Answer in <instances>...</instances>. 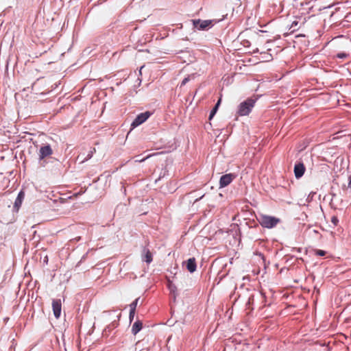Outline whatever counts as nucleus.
<instances>
[{
    "mask_svg": "<svg viewBox=\"0 0 351 351\" xmlns=\"http://www.w3.org/2000/svg\"><path fill=\"white\" fill-rule=\"evenodd\" d=\"M258 221L262 227L271 229L276 227L280 219L274 216L261 215Z\"/></svg>",
    "mask_w": 351,
    "mask_h": 351,
    "instance_id": "1",
    "label": "nucleus"
},
{
    "mask_svg": "<svg viewBox=\"0 0 351 351\" xmlns=\"http://www.w3.org/2000/svg\"><path fill=\"white\" fill-rule=\"evenodd\" d=\"M256 100V99L247 98L246 100L241 102L238 107V114L240 116L248 115L254 106Z\"/></svg>",
    "mask_w": 351,
    "mask_h": 351,
    "instance_id": "2",
    "label": "nucleus"
},
{
    "mask_svg": "<svg viewBox=\"0 0 351 351\" xmlns=\"http://www.w3.org/2000/svg\"><path fill=\"white\" fill-rule=\"evenodd\" d=\"M152 112L149 111H146L145 112H142L136 116L134 120L131 123L132 129H134L138 125H141L144 122H145L149 117L152 115Z\"/></svg>",
    "mask_w": 351,
    "mask_h": 351,
    "instance_id": "3",
    "label": "nucleus"
},
{
    "mask_svg": "<svg viewBox=\"0 0 351 351\" xmlns=\"http://www.w3.org/2000/svg\"><path fill=\"white\" fill-rule=\"evenodd\" d=\"M213 21L211 20H201L196 19L193 20V24L195 29L198 30H206L208 29L213 26Z\"/></svg>",
    "mask_w": 351,
    "mask_h": 351,
    "instance_id": "4",
    "label": "nucleus"
},
{
    "mask_svg": "<svg viewBox=\"0 0 351 351\" xmlns=\"http://www.w3.org/2000/svg\"><path fill=\"white\" fill-rule=\"evenodd\" d=\"M53 153V149L49 144H43L39 149L38 159L41 161L45 158L52 155Z\"/></svg>",
    "mask_w": 351,
    "mask_h": 351,
    "instance_id": "5",
    "label": "nucleus"
},
{
    "mask_svg": "<svg viewBox=\"0 0 351 351\" xmlns=\"http://www.w3.org/2000/svg\"><path fill=\"white\" fill-rule=\"evenodd\" d=\"M237 177L234 173H227L221 176L219 180V187L224 188L229 185Z\"/></svg>",
    "mask_w": 351,
    "mask_h": 351,
    "instance_id": "6",
    "label": "nucleus"
},
{
    "mask_svg": "<svg viewBox=\"0 0 351 351\" xmlns=\"http://www.w3.org/2000/svg\"><path fill=\"white\" fill-rule=\"evenodd\" d=\"M305 171H306V168H305L303 162H298L295 164L294 174H295V177L297 179L302 178L304 176Z\"/></svg>",
    "mask_w": 351,
    "mask_h": 351,
    "instance_id": "7",
    "label": "nucleus"
},
{
    "mask_svg": "<svg viewBox=\"0 0 351 351\" xmlns=\"http://www.w3.org/2000/svg\"><path fill=\"white\" fill-rule=\"evenodd\" d=\"M52 308L54 317L59 318L61 314L62 304L60 300H53Z\"/></svg>",
    "mask_w": 351,
    "mask_h": 351,
    "instance_id": "8",
    "label": "nucleus"
},
{
    "mask_svg": "<svg viewBox=\"0 0 351 351\" xmlns=\"http://www.w3.org/2000/svg\"><path fill=\"white\" fill-rule=\"evenodd\" d=\"M143 261L147 264L151 263L153 261L152 254L150 250L147 247H144L143 250Z\"/></svg>",
    "mask_w": 351,
    "mask_h": 351,
    "instance_id": "9",
    "label": "nucleus"
},
{
    "mask_svg": "<svg viewBox=\"0 0 351 351\" xmlns=\"http://www.w3.org/2000/svg\"><path fill=\"white\" fill-rule=\"evenodd\" d=\"M24 199V193L23 191H20L14 201V208L15 210H19V209L20 208L21 204H22V202Z\"/></svg>",
    "mask_w": 351,
    "mask_h": 351,
    "instance_id": "10",
    "label": "nucleus"
},
{
    "mask_svg": "<svg viewBox=\"0 0 351 351\" xmlns=\"http://www.w3.org/2000/svg\"><path fill=\"white\" fill-rule=\"evenodd\" d=\"M186 267L187 270L189 272H191V273L194 272L196 270V268H197L195 258H190L189 259H188V261L186 262Z\"/></svg>",
    "mask_w": 351,
    "mask_h": 351,
    "instance_id": "11",
    "label": "nucleus"
},
{
    "mask_svg": "<svg viewBox=\"0 0 351 351\" xmlns=\"http://www.w3.org/2000/svg\"><path fill=\"white\" fill-rule=\"evenodd\" d=\"M143 328V322L139 320V319H137L132 325V329H131V331H132V333L134 335H136L138 332L141 331V330Z\"/></svg>",
    "mask_w": 351,
    "mask_h": 351,
    "instance_id": "12",
    "label": "nucleus"
},
{
    "mask_svg": "<svg viewBox=\"0 0 351 351\" xmlns=\"http://www.w3.org/2000/svg\"><path fill=\"white\" fill-rule=\"evenodd\" d=\"M255 295L261 296V294L260 293H258L253 290L249 295L247 302H246V306H248L250 308L251 305L254 304Z\"/></svg>",
    "mask_w": 351,
    "mask_h": 351,
    "instance_id": "13",
    "label": "nucleus"
},
{
    "mask_svg": "<svg viewBox=\"0 0 351 351\" xmlns=\"http://www.w3.org/2000/svg\"><path fill=\"white\" fill-rule=\"evenodd\" d=\"M118 325H119L118 322L114 321L110 324H109L108 326H107L106 327L104 332H110L112 330L117 328L118 326Z\"/></svg>",
    "mask_w": 351,
    "mask_h": 351,
    "instance_id": "14",
    "label": "nucleus"
},
{
    "mask_svg": "<svg viewBox=\"0 0 351 351\" xmlns=\"http://www.w3.org/2000/svg\"><path fill=\"white\" fill-rule=\"evenodd\" d=\"M140 300L139 298L135 299L130 304V311H132V313L133 311H136V308L138 302V300Z\"/></svg>",
    "mask_w": 351,
    "mask_h": 351,
    "instance_id": "15",
    "label": "nucleus"
},
{
    "mask_svg": "<svg viewBox=\"0 0 351 351\" xmlns=\"http://www.w3.org/2000/svg\"><path fill=\"white\" fill-rule=\"evenodd\" d=\"M168 288H169L170 292L171 293L174 294V298H176V295L175 293H176V291L177 290V288H176V285L174 284H173L171 282H169V285H168Z\"/></svg>",
    "mask_w": 351,
    "mask_h": 351,
    "instance_id": "16",
    "label": "nucleus"
},
{
    "mask_svg": "<svg viewBox=\"0 0 351 351\" xmlns=\"http://www.w3.org/2000/svg\"><path fill=\"white\" fill-rule=\"evenodd\" d=\"M349 56V54L345 52H339L336 54L335 57L339 59H346Z\"/></svg>",
    "mask_w": 351,
    "mask_h": 351,
    "instance_id": "17",
    "label": "nucleus"
},
{
    "mask_svg": "<svg viewBox=\"0 0 351 351\" xmlns=\"http://www.w3.org/2000/svg\"><path fill=\"white\" fill-rule=\"evenodd\" d=\"M95 148H93L90 152L88 154V155L86 156V157L84 158V160H83L84 161H86L89 159H90L93 156V154L95 152Z\"/></svg>",
    "mask_w": 351,
    "mask_h": 351,
    "instance_id": "18",
    "label": "nucleus"
},
{
    "mask_svg": "<svg viewBox=\"0 0 351 351\" xmlns=\"http://www.w3.org/2000/svg\"><path fill=\"white\" fill-rule=\"evenodd\" d=\"M158 154V153H154L153 154H149V155H147L146 157L141 159V158H138V159H136L135 160V162H144L145 160H146L147 158H150L151 156H155V155H157Z\"/></svg>",
    "mask_w": 351,
    "mask_h": 351,
    "instance_id": "19",
    "label": "nucleus"
},
{
    "mask_svg": "<svg viewBox=\"0 0 351 351\" xmlns=\"http://www.w3.org/2000/svg\"><path fill=\"white\" fill-rule=\"evenodd\" d=\"M326 254V252L322 250H315V254L319 256H324Z\"/></svg>",
    "mask_w": 351,
    "mask_h": 351,
    "instance_id": "20",
    "label": "nucleus"
},
{
    "mask_svg": "<svg viewBox=\"0 0 351 351\" xmlns=\"http://www.w3.org/2000/svg\"><path fill=\"white\" fill-rule=\"evenodd\" d=\"M331 223L333 224L334 226H337L339 223V219L337 216H332L331 217Z\"/></svg>",
    "mask_w": 351,
    "mask_h": 351,
    "instance_id": "21",
    "label": "nucleus"
},
{
    "mask_svg": "<svg viewBox=\"0 0 351 351\" xmlns=\"http://www.w3.org/2000/svg\"><path fill=\"white\" fill-rule=\"evenodd\" d=\"M217 110H218V108H215V107H214V108L211 110V111H210V114H209V119H210H210H213V117L215 116V114H216V112H217Z\"/></svg>",
    "mask_w": 351,
    "mask_h": 351,
    "instance_id": "22",
    "label": "nucleus"
},
{
    "mask_svg": "<svg viewBox=\"0 0 351 351\" xmlns=\"http://www.w3.org/2000/svg\"><path fill=\"white\" fill-rule=\"evenodd\" d=\"M190 80L189 76L184 77L180 84V86H184Z\"/></svg>",
    "mask_w": 351,
    "mask_h": 351,
    "instance_id": "23",
    "label": "nucleus"
},
{
    "mask_svg": "<svg viewBox=\"0 0 351 351\" xmlns=\"http://www.w3.org/2000/svg\"><path fill=\"white\" fill-rule=\"evenodd\" d=\"M134 315H135V311H133V313H132V311H130L129 319H130V322H132V320L134 319Z\"/></svg>",
    "mask_w": 351,
    "mask_h": 351,
    "instance_id": "24",
    "label": "nucleus"
},
{
    "mask_svg": "<svg viewBox=\"0 0 351 351\" xmlns=\"http://www.w3.org/2000/svg\"><path fill=\"white\" fill-rule=\"evenodd\" d=\"M220 103H221V99H219L218 100V101L217 102V104L215 105V106H214V107H215V108H219V105H220Z\"/></svg>",
    "mask_w": 351,
    "mask_h": 351,
    "instance_id": "25",
    "label": "nucleus"
},
{
    "mask_svg": "<svg viewBox=\"0 0 351 351\" xmlns=\"http://www.w3.org/2000/svg\"><path fill=\"white\" fill-rule=\"evenodd\" d=\"M298 24V21H293L291 24V27H294L295 26H297Z\"/></svg>",
    "mask_w": 351,
    "mask_h": 351,
    "instance_id": "26",
    "label": "nucleus"
},
{
    "mask_svg": "<svg viewBox=\"0 0 351 351\" xmlns=\"http://www.w3.org/2000/svg\"><path fill=\"white\" fill-rule=\"evenodd\" d=\"M348 188L351 189V176L349 177Z\"/></svg>",
    "mask_w": 351,
    "mask_h": 351,
    "instance_id": "27",
    "label": "nucleus"
},
{
    "mask_svg": "<svg viewBox=\"0 0 351 351\" xmlns=\"http://www.w3.org/2000/svg\"><path fill=\"white\" fill-rule=\"evenodd\" d=\"M80 239H81V237H78L75 238L74 239L76 241H79V240H80Z\"/></svg>",
    "mask_w": 351,
    "mask_h": 351,
    "instance_id": "28",
    "label": "nucleus"
},
{
    "mask_svg": "<svg viewBox=\"0 0 351 351\" xmlns=\"http://www.w3.org/2000/svg\"><path fill=\"white\" fill-rule=\"evenodd\" d=\"M143 66L141 67L140 71H139V73H140L141 75V70L143 69Z\"/></svg>",
    "mask_w": 351,
    "mask_h": 351,
    "instance_id": "29",
    "label": "nucleus"
},
{
    "mask_svg": "<svg viewBox=\"0 0 351 351\" xmlns=\"http://www.w3.org/2000/svg\"><path fill=\"white\" fill-rule=\"evenodd\" d=\"M315 194V193L312 192V193H311V194H310V195H312V196H313Z\"/></svg>",
    "mask_w": 351,
    "mask_h": 351,
    "instance_id": "30",
    "label": "nucleus"
},
{
    "mask_svg": "<svg viewBox=\"0 0 351 351\" xmlns=\"http://www.w3.org/2000/svg\"><path fill=\"white\" fill-rule=\"evenodd\" d=\"M138 80H139V83H141V80L139 79V78Z\"/></svg>",
    "mask_w": 351,
    "mask_h": 351,
    "instance_id": "31",
    "label": "nucleus"
}]
</instances>
